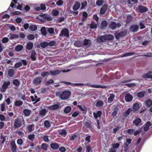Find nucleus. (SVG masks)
<instances>
[{"instance_id": "nucleus-15", "label": "nucleus", "mask_w": 152, "mask_h": 152, "mask_svg": "<svg viewBox=\"0 0 152 152\" xmlns=\"http://www.w3.org/2000/svg\"><path fill=\"white\" fill-rule=\"evenodd\" d=\"M37 58L36 53L35 51H32L31 52V58L33 61L36 60Z\"/></svg>"}, {"instance_id": "nucleus-2", "label": "nucleus", "mask_w": 152, "mask_h": 152, "mask_svg": "<svg viewBox=\"0 0 152 152\" xmlns=\"http://www.w3.org/2000/svg\"><path fill=\"white\" fill-rule=\"evenodd\" d=\"M71 94V92L69 91H65L63 92L60 95V98L63 100L68 99Z\"/></svg>"}, {"instance_id": "nucleus-63", "label": "nucleus", "mask_w": 152, "mask_h": 152, "mask_svg": "<svg viewBox=\"0 0 152 152\" xmlns=\"http://www.w3.org/2000/svg\"><path fill=\"white\" fill-rule=\"evenodd\" d=\"M86 149V152H90L91 151V147L90 146H86L85 147Z\"/></svg>"}, {"instance_id": "nucleus-1", "label": "nucleus", "mask_w": 152, "mask_h": 152, "mask_svg": "<svg viewBox=\"0 0 152 152\" xmlns=\"http://www.w3.org/2000/svg\"><path fill=\"white\" fill-rule=\"evenodd\" d=\"M37 18L41 22H44L45 20L48 21L51 20H52V17L50 15L47 14H41Z\"/></svg>"}, {"instance_id": "nucleus-6", "label": "nucleus", "mask_w": 152, "mask_h": 152, "mask_svg": "<svg viewBox=\"0 0 152 152\" xmlns=\"http://www.w3.org/2000/svg\"><path fill=\"white\" fill-rule=\"evenodd\" d=\"M43 79L40 77L35 78L33 81V83L34 84L38 85L41 84L42 81Z\"/></svg>"}, {"instance_id": "nucleus-3", "label": "nucleus", "mask_w": 152, "mask_h": 152, "mask_svg": "<svg viewBox=\"0 0 152 152\" xmlns=\"http://www.w3.org/2000/svg\"><path fill=\"white\" fill-rule=\"evenodd\" d=\"M10 84V82L9 81H4L0 88L1 91L3 92H5Z\"/></svg>"}, {"instance_id": "nucleus-7", "label": "nucleus", "mask_w": 152, "mask_h": 152, "mask_svg": "<svg viewBox=\"0 0 152 152\" xmlns=\"http://www.w3.org/2000/svg\"><path fill=\"white\" fill-rule=\"evenodd\" d=\"M138 10L141 12H145L148 10V9L146 7L142 5L138 6Z\"/></svg>"}, {"instance_id": "nucleus-18", "label": "nucleus", "mask_w": 152, "mask_h": 152, "mask_svg": "<svg viewBox=\"0 0 152 152\" xmlns=\"http://www.w3.org/2000/svg\"><path fill=\"white\" fill-rule=\"evenodd\" d=\"M60 72L59 70H56L50 71V72L52 75H56L59 74Z\"/></svg>"}, {"instance_id": "nucleus-58", "label": "nucleus", "mask_w": 152, "mask_h": 152, "mask_svg": "<svg viewBox=\"0 0 152 152\" xmlns=\"http://www.w3.org/2000/svg\"><path fill=\"white\" fill-rule=\"evenodd\" d=\"M99 39L102 42H104L107 40L106 35L101 36Z\"/></svg>"}, {"instance_id": "nucleus-40", "label": "nucleus", "mask_w": 152, "mask_h": 152, "mask_svg": "<svg viewBox=\"0 0 152 152\" xmlns=\"http://www.w3.org/2000/svg\"><path fill=\"white\" fill-rule=\"evenodd\" d=\"M59 134H60L62 136L65 137L67 134V132L65 130L63 129L60 131L59 132Z\"/></svg>"}, {"instance_id": "nucleus-4", "label": "nucleus", "mask_w": 152, "mask_h": 152, "mask_svg": "<svg viewBox=\"0 0 152 152\" xmlns=\"http://www.w3.org/2000/svg\"><path fill=\"white\" fill-rule=\"evenodd\" d=\"M22 121L24 122L23 120H22L19 118H18L15 120L14 123L15 126L16 127H20L22 125Z\"/></svg>"}, {"instance_id": "nucleus-54", "label": "nucleus", "mask_w": 152, "mask_h": 152, "mask_svg": "<svg viewBox=\"0 0 152 152\" xmlns=\"http://www.w3.org/2000/svg\"><path fill=\"white\" fill-rule=\"evenodd\" d=\"M87 5V2L86 1H84L81 3V9L84 8Z\"/></svg>"}, {"instance_id": "nucleus-11", "label": "nucleus", "mask_w": 152, "mask_h": 152, "mask_svg": "<svg viewBox=\"0 0 152 152\" xmlns=\"http://www.w3.org/2000/svg\"><path fill=\"white\" fill-rule=\"evenodd\" d=\"M59 107V106L58 104H55L49 107L48 109L51 110H54L58 109Z\"/></svg>"}, {"instance_id": "nucleus-48", "label": "nucleus", "mask_w": 152, "mask_h": 152, "mask_svg": "<svg viewBox=\"0 0 152 152\" xmlns=\"http://www.w3.org/2000/svg\"><path fill=\"white\" fill-rule=\"evenodd\" d=\"M69 139L71 141L75 140L76 138V135L75 134H71L69 135Z\"/></svg>"}, {"instance_id": "nucleus-20", "label": "nucleus", "mask_w": 152, "mask_h": 152, "mask_svg": "<svg viewBox=\"0 0 152 152\" xmlns=\"http://www.w3.org/2000/svg\"><path fill=\"white\" fill-rule=\"evenodd\" d=\"M140 105L138 103H134L133 106V109L135 111H137L139 109Z\"/></svg>"}, {"instance_id": "nucleus-55", "label": "nucleus", "mask_w": 152, "mask_h": 152, "mask_svg": "<svg viewBox=\"0 0 152 152\" xmlns=\"http://www.w3.org/2000/svg\"><path fill=\"white\" fill-rule=\"evenodd\" d=\"M44 125L47 128L49 127L50 126V122L48 121H45L44 122Z\"/></svg>"}, {"instance_id": "nucleus-64", "label": "nucleus", "mask_w": 152, "mask_h": 152, "mask_svg": "<svg viewBox=\"0 0 152 152\" xmlns=\"http://www.w3.org/2000/svg\"><path fill=\"white\" fill-rule=\"evenodd\" d=\"M22 65V63L21 62H19L17 63L15 65V68H18L21 66Z\"/></svg>"}, {"instance_id": "nucleus-46", "label": "nucleus", "mask_w": 152, "mask_h": 152, "mask_svg": "<svg viewBox=\"0 0 152 152\" xmlns=\"http://www.w3.org/2000/svg\"><path fill=\"white\" fill-rule=\"evenodd\" d=\"M103 104V102L102 101H98L96 104V106L97 107H99L102 106Z\"/></svg>"}, {"instance_id": "nucleus-16", "label": "nucleus", "mask_w": 152, "mask_h": 152, "mask_svg": "<svg viewBox=\"0 0 152 152\" xmlns=\"http://www.w3.org/2000/svg\"><path fill=\"white\" fill-rule=\"evenodd\" d=\"M31 113V111L28 109H25L23 110L24 114L26 116H29Z\"/></svg>"}, {"instance_id": "nucleus-49", "label": "nucleus", "mask_w": 152, "mask_h": 152, "mask_svg": "<svg viewBox=\"0 0 152 152\" xmlns=\"http://www.w3.org/2000/svg\"><path fill=\"white\" fill-rule=\"evenodd\" d=\"M106 40H111L114 38V37L112 35L109 34L106 35Z\"/></svg>"}, {"instance_id": "nucleus-9", "label": "nucleus", "mask_w": 152, "mask_h": 152, "mask_svg": "<svg viewBox=\"0 0 152 152\" xmlns=\"http://www.w3.org/2000/svg\"><path fill=\"white\" fill-rule=\"evenodd\" d=\"M47 111L45 109H42L39 112V115L41 117H43L45 115Z\"/></svg>"}, {"instance_id": "nucleus-28", "label": "nucleus", "mask_w": 152, "mask_h": 152, "mask_svg": "<svg viewBox=\"0 0 152 152\" xmlns=\"http://www.w3.org/2000/svg\"><path fill=\"white\" fill-rule=\"evenodd\" d=\"M50 146L52 148L56 149L59 147L58 145L56 143H52L50 144Z\"/></svg>"}, {"instance_id": "nucleus-42", "label": "nucleus", "mask_w": 152, "mask_h": 152, "mask_svg": "<svg viewBox=\"0 0 152 152\" xmlns=\"http://www.w3.org/2000/svg\"><path fill=\"white\" fill-rule=\"evenodd\" d=\"M23 48V46L21 45H18L15 48V50L16 51H20L22 50Z\"/></svg>"}, {"instance_id": "nucleus-17", "label": "nucleus", "mask_w": 152, "mask_h": 152, "mask_svg": "<svg viewBox=\"0 0 152 152\" xmlns=\"http://www.w3.org/2000/svg\"><path fill=\"white\" fill-rule=\"evenodd\" d=\"M141 122V120L139 118H136L133 121V123L136 125L137 126Z\"/></svg>"}, {"instance_id": "nucleus-52", "label": "nucleus", "mask_w": 152, "mask_h": 152, "mask_svg": "<svg viewBox=\"0 0 152 152\" xmlns=\"http://www.w3.org/2000/svg\"><path fill=\"white\" fill-rule=\"evenodd\" d=\"M13 83L14 85H15L17 86H18L20 84L19 81L17 79L14 80L13 82Z\"/></svg>"}, {"instance_id": "nucleus-41", "label": "nucleus", "mask_w": 152, "mask_h": 152, "mask_svg": "<svg viewBox=\"0 0 152 152\" xmlns=\"http://www.w3.org/2000/svg\"><path fill=\"white\" fill-rule=\"evenodd\" d=\"M91 86L92 87L96 88H106V87L104 86H102L99 85H92Z\"/></svg>"}, {"instance_id": "nucleus-14", "label": "nucleus", "mask_w": 152, "mask_h": 152, "mask_svg": "<svg viewBox=\"0 0 152 152\" xmlns=\"http://www.w3.org/2000/svg\"><path fill=\"white\" fill-rule=\"evenodd\" d=\"M80 5V2H77L73 7V9L74 10L76 11L78 9Z\"/></svg>"}, {"instance_id": "nucleus-27", "label": "nucleus", "mask_w": 152, "mask_h": 152, "mask_svg": "<svg viewBox=\"0 0 152 152\" xmlns=\"http://www.w3.org/2000/svg\"><path fill=\"white\" fill-rule=\"evenodd\" d=\"M152 124L150 122H147L144 128V130L145 131H147L149 127Z\"/></svg>"}, {"instance_id": "nucleus-61", "label": "nucleus", "mask_w": 152, "mask_h": 152, "mask_svg": "<svg viewBox=\"0 0 152 152\" xmlns=\"http://www.w3.org/2000/svg\"><path fill=\"white\" fill-rule=\"evenodd\" d=\"M90 41H89L88 40L85 39L84 40V44L86 45H87L88 46H89L90 45Z\"/></svg>"}, {"instance_id": "nucleus-45", "label": "nucleus", "mask_w": 152, "mask_h": 152, "mask_svg": "<svg viewBox=\"0 0 152 152\" xmlns=\"http://www.w3.org/2000/svg\"><path fill=\"white\" fill-rule=\"evenodd\" d=\"M41 32L42 33V34L44 35L45 36L47 34V32H46V28L45 27H42L41 29Z\"/></svg>"}, {"instance_id": "nucleus-50", "label": "nucleus", "mask_w": 152, "mask_h": 152, "mask_svg": "<svg viewBox=\"0 0 152 152\" xmlns=\"http://www.w3.org/2000/svg\"><path fill=\"white\" fill-rule=\"evenodd\" d=\"M8 27L11 30L13 31H14L16 30L15 27L13 25L10 24L9 25Z\"/></svg>"}, {"instance_id": "nucleus-13", "label": "nucleus", "mask_w": 152, "mask_h": 152, "mask_svg": "<svg viewBox=\"0 0 152 152\" xmlns=\"http://www.w3.org/2000/svg\"><path fill=\"white\" fill-rule=\"evenodd\" d=\"M142 77L144 78H152V72H150L146 74H144Z\"/></svg>"}, {"instance_id": "nucleus-10", "label": "nucleus", "mask_w": 152, "mask_h": 152, "mask_svg": "<svg viewBox=\"0 0 152 152\" xmlns=\"http://www.w3.org/2000/svg\"><path fill=\"white\" fill-rule=\"evenodd\" d=\"M10 146L12 147V152H15L16 146L14 141H12L10 143Z\"/></svg>"}, {"instance_id": "nucleus-23", "label": "nucleus", "mask_w": 152, "mask_h": 152, "mask_svg": "<svg viewBox=\"0 0 152 152\" xmlns=\"http://www.w3.org/2000/svg\"><path fill=\"white\" fill-rule=\"evenodd\" d=\"M114 97L115 95L113 94H110L108 99V102L109 103L112 102Z\"/></svg>"}, {"instance_id": "nucleus-37", "label": "nucleus", "mask_w": 152, "mask_h": 152, "mask_svg": "<svg viewBox=\"0 0 152 152\" xmlns=\"http://www.w3.org/2000/svg\"><path fill=\"white\" fill-rule=\"evenodd\" d=\"M14 74V71L13 69H9L8 71V74L10 77L13 76Z\"/></svg>"}, {"instance_id": "nucleus-33", "label": "nucleus", "mask_w": 152, "mask_h": 152, "mask_svg": "<svg viewBox=\"0 0 152 152\" xmlns=\"http://www.w3.org/2000/svg\"><path fill=\"white\" fill-rule=\"evenodd\" d=\"M29 29L32 31H35L37 29V26L36 25H31L29 27Z\"/></svg>"}, {"instance_id": "nucleus-34", "label": "nucleus", "mask_w": 152, "mask_h": 152, "mask_svg": "<svg viewBox=\"0 0 152 152\" xmlns=\"http://www.w3.org/2000/svg\"><path fill=\"white\" fill-rule=\"evenodd\" d=\"M63 83H64L65 84H66V85H71L72 86H81L83 85V84H81V83H71L70 82H63Z\"/></svg>"}, {"instance_id": "nucleus-35", "label": "nucleus", "mask_w": 152, "mask_h": 152, "mask_svg": "<svg viewBox=\"0 0 152 152\" xmlns=\"http://www.w3.org/2000/svg\"><path fill=\"white\" fill-rule=\"evenodd\" d=\"M132 140L130 139H127L125 142L124 148H126L131 142Z\"/></svg>"}, {"instance_id": "nucleus-57", "label": "nucleus", "mask_w": 152, "mask_h": 152, "mask_svg": "<svg viewBox=\"0 0 152 152\" xmlns=\"http://www.w3.org/2000/svg\"><path fill=\"white\" fill-rule=\"evenodd\" d=\"M132 18V16L130 15H128L127 16V19L126 20V22L127 23H129Z\"/></svg>"}, {"instance_id": "nucleus-22", "label": "nucleus", "mask_w": 152, "mask_h": 152, "mask_svg": "<svg viewBox=\"0 0 152 152\" xmlns=\"http://www.w3.org/2000/svg\"><path fill=\"white\" fill-rule=\"evenodd\" d=\"M138 28V25H133L130 28V30L133 32H135L137 31Z\"/></svg>"}, {"instance_id": "nucleus-26", "label": "nucleus", "mask_w": 152, "mask_h": 152, "mask_svg": "<svg viewBox=\"0 0 152 152\" xmlns=\"http://www.w3.org/2000/svg\"><path fill=\"white\" fill-rule=\"evenodd\" d=\"M50 75L49 72H48L44 71L41 73V75L42 77H44L45 76H48Z\"/></svg>"}, {"instance_id": "nucleus-19", "label": "nucleus", "mask_w": 152, "mask_h": 152, "mask_svg": "<svg viewBox=\"0 0 152 152\" xmlns=\"http://www.w3.org/2000/svg\"><path fill=\"white\" fill-rule=\"evenodd\" d=\"M33 46V44L31 42H28L26 45L27 49L30 50L32 49Z\"/></svg>"}, {"instance_id": "nucleus-44", "label": "nucleus", "mask_w": 152, "mask_h": 152, "mask_svg": "<svg viewBox=\"0 0 152 152\" xmlns=\"http://www.w3.org/2000/svg\"><path fill=\"white\" fill-rule=\"evenodd\" d=\"M131 110V109L129 108L127 111L124 113L123 114L126 117L130 113Z\"/></svg>"}, {"instance_id": "nucleus-43", "label": "nucleus", "mask_w": 152, "mask_h": 152, "mask_svg": "<svg viewBox=\"0 0 152 152\" xmlns=\"http://www.w3.org/2000/svg\"><path fill=\"white\" fill-rule=\"evenodd\" d=\"M47 30H48V32L52 35H53L54 34V30L53 28H47Z\"/></svg>"}, {"instance_id": "nucleus-51", "label": "nucleus", "mask_w": 152, "mask_h": 152, "mask_svg": "<svg viewBox=\"0 0 152 152\" xmlns=\"http://www.w3.org/2000/svg\"><path fill=\"white\" fill-rule=\"evenodd\" d=\"M97 27V25L94 22H91V24L90 25V27L91 28H95Z\"/></svg>"}, {"instance_id": "nucleus-47", "label": "nucleus", "mask_w": 152, "mask_h": 152, "mask_svg": "<svg viewBox=\"0 0 152 152\" xmlns=\"http://www.w3.org/2000/svg\"><path fill=\"white\" fill-rule=\"evenodd\" d=\"M71 108L70 106H67L64 110V112L66 113H68L70 112Z\"/></svg>"}, {"instance_id": "nucleus-60", "label": "nucleus", "mask_w": 152, "mask_h": 152, "mask_svg": "<svg viewBox=\"0 0 152 152\" xmlns=\"http://www.w3.org/2000/svg\"><path fill=\"white\" fill-rule=\"evenodd\" d=\"M6 119L5 116L2 114H0V120L2 121H5Z\"/></svg>"}, {"instance_id": "nucleus-39", "label": "nucleus", "mask_w": 152, "mask_h": 152, "mask_svg": "<svg viewBox=\"0 0 152 152\" xmlns=\"http://www.w3.org/2000/svg\"><path fill=\"white\" fill-rule=\"evenodd\" d=\"M10 18V15L7 14H6L3 15L2 17V20L3 22H5L7 19Z\"/></svg>"}, {"instance_id": "nucleus-29", "label": "nucleus", "mask_w": 152, "mask_h": 152, "mask_svg": "<svg viewBox=\"0 0 152 152\" xmlns=\"http://www.w3.org/2000/svg\"><path fill=\"white\" fill-rule=\"evenodd\" d=\"M8 37L10 39H12L15 38H17L18 36L17 35L15 34H10L8 36Z\"/></svg>"}, {"instance_id": "nucleus-21", "label": "nucleus", "mask_w": 152, "mask_h": 152, "mask_svg": "<svg viewBox=\"0 0 152 152\" xmlns=\"http://www.w3.org/2000/svg\"><path fill=\"white\" fill-rule=\"evenodd\" d=\"M102 113L101 111H99L96 113H94V115L95 118H97L98 117H100Z\"/></svg>"}, {"instance_id": "nucleus-31", "label": "nucleus", "mask_w": 152, "mask_h": 152, "mask_svg": "<svg viewBox=\"0 0 152 152\" xmlns=\"http://www.w3.org/2000/svg\"><path fill=\"white\" fill-rule=\"evenodd\" d=\"M52 13L53 15L54 16H57L59 15V11L57 10H54L52 11Z\"/></svg>"}, {"instance_id": "nucleus-8", "label": "nucleus", "mask_w": 152, "mask_h": 152, "mask_svg": "<svg viewBox=\"0 0 152 152\" xmlns=\"http://www.w3.org/2000/svg\"><path fill=\"white\" fill-rule=\"evenodd\" d=\"M125 99L126 102H129L132 101L133 99V97L130 94L128 93L125 96Z\"/></svg>"}, {"instance_id": "nucleus-32", "label": "nucleus", "mask_w": 152, "mask_h": 152, "mask_svg": "<svg viewBox=\"0 0 152 152\" xmlns=\"http://www.w3.org/2000/svg\"><path fill=\"white\" fill-rule=\"evenodd\" d=\"M110 27L112 29H114L116 27V24L115 22H112L110 24Z\"/></svg>"}, {"instance_id": "nucleus-59", "label": "nucleus", "mask_w": 152, "mask_h": 152, "mask_svg": "<svg viewBox=\"0 0 152 152\" xmlns=\"http://www.w3.org/2000/svg\"><path fill=\"white\" fill-rule=\"evenodd\" d=\"M145 93L144 91L139 92L137 94V96L140 98H142L144 96Z\"/></svg>"}, {"instance_id": "nucleus-12", "label": "nucleus", "mask_w": 152, "mask_h": 152, "mask_svg": "<svg viewBox=\"0 0 152 152\" xmlns=\"http://www.w3.org/2000/svg\"><path fill=\"white\" fill-rule=\"evenodd\" d=\"M107 8L106 5H104L101 9L100 13L101 14H104Z\"/></svg>"}, {"instance_id": "nucleus-38", "label": "nucleus", "mask_w": 152, "mask_h": 152, "mask_svg": "<svg viewBox=\"0 0 152 152\" xmlns=\"http://www.w3.org/2000/svg\"><path fill=\"white\" fill-rule=\"evenodd\" d=\"M23 103L22 101L19 100L16 101L15 102V105L17 106H20Z\"/></svg>"}, {"instance_id": "nucleus-30", "label": "nucleus", "mask_w": 152, "mask_h": 152, "mask_svg": "<svg viewBox=\"0 0 152 152\" xmlns=\"http://www.w3.org/2000/svg\"><path fill=\"white\" fill-rule=\"evenodd\" d=\"M27 128L28 131L30 132H31L34 129V125L33 124L30 125L28 126Z\"/></svg>"}, {"instance_id": "nucleus-53", "label": "nucleus", "mask_w": 152, "mask_h": 152, "mask_svg": "<svg viewBox=\"0 0 152 152\" xmlns=\"http://www.w3.org/2000/svg\"><path fill=\"white\" fill-rule=\"evenodd\" d=\"M103 2V0H98L96 1V4L98 6H100L102 5Z\"/></svg>"}, {"instance_id": "nucleus-24", "label": "nucleus", "mask_w": 152, "mask_h": 152, "mask_svg": "<svg viewBox=\"0 0 152 152\" xmlns=\"http://www.w3.org/2000/svg\"><path fill=\"white\" fill-rule=\"evenodd\" d=\"M152 104V102L151 100H147L144 103V105L147 107H150L151 105Z\"/></svg>"}, {"instance_id": "nucleus-5", "label": "nucleus", "mask_w": 152, "mask_h": 152, "mask_svg": "<svg viewBox=\"0 0 152 152\" xmlns=\"http://www.w3.org/2000/svg\"><path fill=\"white\" fill-rule=\"evenodd\" d=\"M60 35L63 37H68L69 36V31L67 28L62 29Z\"/></svg>"}, {"instance_id": "nucleus-56", "label": "nucleus", "mask_w": 152, "mask_h": 152, "mask_svg": "<svg viewBox=\"0 0 152 152\" xmlns=\"http://www.w3.org/2000/svg\"><path fill=\"white\" fill-rule=\"evenodd\" d=\"M35 136L34 134H29L28 136V137L29 140L31 141H33L35 138Z\"/></svg>"}, {"instance_id": "nucleus-25", "label": "nucleus", "mask_w": 152, "mask_h": 152, "mask_svg": "<svg viewBox=\"0 0 152 152\" xmlns=\"http://www.w3.org/2000/svg\"><path fill=\"white\" fill-rule=\"evenodd\" d=\"M77 107L80 108L83 114H85L86 113V109L84 107L80 105H77Z\"/></svg>"}, {"instance_id": "nucleus-62", "label": "nucleus", "mask_w": 152, "mask_h": 152, "mask_svg": "<svg viewBox=\"0 0 152 152\" xmlns=\"http://www.w3.org/2000/svg\"><path fill=\"white\" fill-rule=\"evenodd\" d=\"M134 130L132 129H129L127 131V133L129 134H134Z\"/></svg>"}, {"instance_id": "nucleus-36", "label": "nucleus", "mask_w": 152, "mask_h": 152, "mask_svg": "<svg viewBox=\"0 0 152 152\" xmlns=\"http://www.w3.org/2000/svg\"><path fill=\"white\" fill-rule=\"evenodd\" d=\"M40 45L42 48H45L49 45V44L47 42H42L40 43Z\"/></svg>"}]
</instances>
